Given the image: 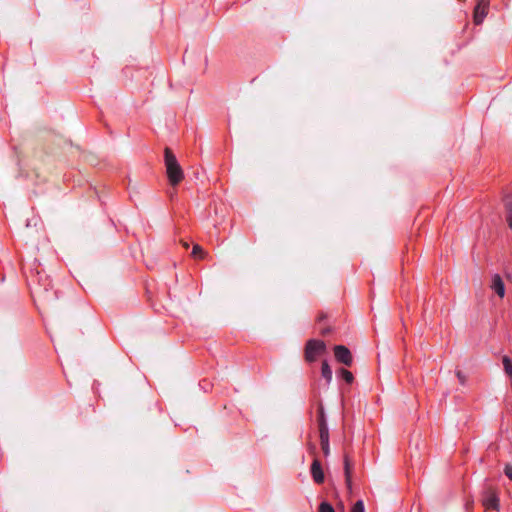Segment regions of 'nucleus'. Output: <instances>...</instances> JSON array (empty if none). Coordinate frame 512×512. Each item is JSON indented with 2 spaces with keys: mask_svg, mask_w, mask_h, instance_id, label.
<instances>
[{
  "mask_svg": "<svg viewBox=\"0 0 512 512\" xmlns=\"http://www.w3.org/2000/svg\"><path fill=\"white\" fill-rule=\"evenodd\" d=\"M164 163L169 183L177 186L184 179V172L176 156L168 147L164 150Z\"/></svg>",
  "mask_w": 512,
  "mask_h": 512,
  "instance_id": "nucleus-1",
  "label": "nucleus"
},
{
  "mask_svg": "<svg viewBox=\"0 0 512 512\" xmlns=\"http://www.w3.org/2000/svg\"><path fill=\"white\" fill-rule=\"evenodd\" d=\"M317 425L319 430L320 445L325 456L330 453L329 447V429L326 421V416L322 406L317 411Z\"/></svg>",
  "mask_w": 512,
  "mask_h": 512,
  "instance_id": "nucleus-2",
  "label": "nucleus"
},
{
  "mask_svg": "<svg viewBox=\"0 0 512 512\" xmlns=\"http://www.w3.org/2000/svg\"><path fill=\"white\" fill-rule=\"evenodd\" d=\"M326 352V344L321 340L311 339L305 346V359L307 362L316 361L317 357Z\"/></svg>",
  "mask_w": 512,
  "mask_h": 512,
  "instance_id": "nucleus-3",
  "label": "nucleus"
},
{
  "mask_svg": "<svg viewBox=\"0 0 512 512\" xmlns=\"http://www.w3.org/2000/svg\"><path fill=\"white\" fill-rule=\"evenodd\" d=\"M482 504L486 510H498L499 498L493 490L488 489L483 494Z\"/></svg>",
  "mask_w": 512,
  "mask_h": 512,
  "instance_id": "nucleus-4",
  "label": "nucleus"
},
{
  "mask_svg": "<svg viewBox=\"0 0 512 512\" xmlns=\"http://www.w3.org/2000/svg\"><path fill=\"white\" fill-rule=\"evenodd\" d=\"M489 9V0H479L474 9V23L480 25L486 17Z\"/></svg>",
  "mask_w": 512,
  "mask_h": 512,
  "instance_id": "nucleus-5",
  "label": "nucleus"
},
{
  "mask_svg": "<svg viewBox=\"0 0 512 512\" xmlns=\"http://www.w3.org/2000/svg\"><path fill=\"white\" fill-rule=\"evenodd\" d=\"M334 354L337 361L344 365L350 366L352 364V355L347 347L343 345H336L334 347Z\"/></svg>",
  "mask_w": 512,
  "mask_h": 512,
  "instance_id": "nucleus-6",
  "label": "nucleus"
},
{
  "mask_svg": "<svg viewBox=\"0 0 512 512\" xmlns=\"http://www.w3.org/2000/svg\"><path fill=\"white\" fill-rule=\"evenodd\" d=\"M311 475L313 480L317 484H321L324 482V472L321 466V463L318 459H314L311 465Z\"/></svg>",
  "mask_w": 512,
  "mask_h": 512,
  "instance_id": "nucleus-7",
  "label": "nucleus"
},
{
  "mask_svg": "<svg viewBox=\"0 0 512 512\" xmlns=\"http://www.w3.org/2000/svg\"><path fill=\"white\" fill-rule=\"evenodd\" d=\"M490 287L500 298L505 296V285L499 274L493 275Z\"/></svg>",
  "mask_w": 512,
  "mask_h": 512,
  "instance_id": "nucleus-8",
  "label": "nucleus"
},
{
  "mask_svg": "<svg viewBox=\"0 0 512 512\" xmlns=\"http://www.w3.org/2000/svg\"><path fill=\"white\" fill-rule=\"evenodd\" d=\"M344 472H345V482L348 487V489H351L352 485V464L348 458V456H345L344 459Z\"/></svg>",
  "mask_w": 512,
  "mask_h": 512,
  "instance_id": "nucleus-9",
  "label": "nucleus"
},
{
  "mask_svg": "<svg viewBox=\"0 0 512 512\" xmlns=\"http://www.w3.org/2000/svg\"><path fill=\"white\" fill-rule=\"evenodd\" d=\"M38 278H39V289L35 290V293L41 294L42 292L48 293L49 287L51 286V281L48 279L47 276L43 279V277L40 275V272H37Z\"/></svg>",
  "mask_w": 512,
  "mask_h": 512,
  "instance_id": "nucleus-10",
  "label": "nucleus"
},
{
  "mask_svg": "<svg viewBox=\"0 0 512 512\" xmlns=\"http://www.w3.org/2000/svg\"><path fill=\"white\" fill-rule=\"evenodd\" d=\"M321 374H322V377L329 384L332 380V370L327 361L322 362Z\"/></svg>",
  "mask_w": 512,
  "mask_h": 512,
  "instance_id": "nucleus-11",
  "label": "nucleus"
},
{
  "mask_svg": "<svg viewBox=\"0 0 512 512\" xmlns=\"http://www.w3.org/2000/svg\"><path fill=\"white\" fill-rule=\"evenodd\" d=\"M502 363L504 366L505 373L507 374V376L512 378V361H511V359L508 356H504L502 358Z\"/></svg>",
  "mask_w": 512,
  "mask_h": 512,
  "instance_id": "nucleus-12",
  "label": "nucleus"
},
{
  "mask_svg": "<svg viewBox=\"0 0 512 512\" xmlns=\"http://www.w3.org/2000/svg\"><path fill=\"white\" fill-rule=\"evenodd\" d=\"M340 375L342 377V379L347 383V384H351L354 380V376L353 374L346 370V369H341L340 370Z\"/></svg>",
  "mask_w": 512,
  "mask_h": 512,
  "instance_id": "nucleus-13",
  "label": "nucleus"
},
{
  "mask_svg": "<svg viewBox=\"0 0 512 512\" xmlns=\"http://www.w3.org/2000/svg\"><path fill=\"white\" fill-rule=\"evenodd\" d=\"M204 255H205V252L203 251L202 247L198 244H195L193 246V250H192V256L195 257V258H204Z\"/></svg>",
  "mask_w": 512,
  "mask_h": 512,
  "instance_id": "nucleus-14",
  "label": "nucleus"
},
{
  "mask_svg": "<svg viewBox=\"0 0 512 512\" xmlns=\"http://www.w3.org/2000/svg\"><path fill=\"white\" fill-rule=\"evenodd\" d=\"M318 512H335V510L330 503L323 501L319 505Z\"/></svg>",
  "mask_w": 512,
  "mask_h": 512,
  "instance_id": "nucleus-15",
  "label": "nucleus"
},
{
  "mask_svg": "<svg viewBox=\"0 0 512 512\" xmlns=\"http://www.w3.org/2000/svg\"><path fill=\"white\" fill-rule=\"evenodd\" d=\"M504 206L506 208L507 213L512 212V195H506L504 197Z\"/></svg>",
  "mask_w": 512,
  "mask_h": 512,
  "instance_id": "nucleus-16",
  "label": "nucleus"
},
{
  "mask_svg": "<svg viewBox=\"0 0 512 512\" xmlns=\"http://www.w3.org/2000/svg\"><path fill=\"white\" fill-rule=\"evenodd\" d=\"M351 512H365L364 503L362 500H358L352 507Z\"/></svg>",
  "mask_w": 512,
  "mask_h": 512,
  "instance_id": "nucleus-17",
  "label": "nucleus"
},
{
  "mask_svg": "<svg viewBox=\"0 0 512 512\" xmlns=\"http://www.w3.org/2000/svg\"><path fill=\"white\" fill-rule=\"evenodd\" d=\"M505 475L512 480V464H507L504 469Z\"/></svg>",
  "mask_w": 512,
  "mask_h": 512,
  "instance_id": "nucleus-18",
  "label": "nucleus"
},
{
  "mask_svg": "<svg viewBox=\"0 0 512 512\" xmlns=\"http://www.w3.org/2000/svg\"><path fill=\"white\" fill-rule=\"evenodd\" d=\"M456 376L461 384L465 383V376L461 371H457Z\"/></svg>",
  "mask_w": 512,
  "mask_h": 512,
  "instance_id": "nucleus-19",
  "label": "nucleus"
},
{
  "mask_svg": "<svg viewBox=\"0 0 512 512\" xmlns=\"http://www.w3.org/2000/svg\"><path fill=\"white\" fill-rule=\"evenodd\" d=\"M506 219H507L508 226L512 229V212L507 213Z\"/></svg>",
  "mask_w": 512,
  "mask_h": 512,
  "instance_id": "nucleus-20",
  "label": "nucleus"
},
{
  "mask_svg": "<svg viewBox=\"0 0 512 512\" xmlns=\"http://www.w3.org/2000/svg\"><path fill=\"white\" fill-rule=\"evenodd\" d=\"M324 318H326V315L324 313H321V314H319L317 320H318V322H321L324 320Z\"/></svg>",
  "mask_w": 512,
  "mask_h": 512,
  "instance_id": "nucleus-21",
  "label": "nucleus"
},
{
  "mask_svg": "<svg viewBox=\"0 0 512 512\" xmlns=\"http://www.w3.org/2000/svg\"><path fill=\"white\" fill-rule=\"evenodd\" d=\"M329 332H330V329H329V328H324V329H322V330H321V334H322V335H326V334H328Z\"/></svg>",
  "mask_w": 512,
  "mask_h": 512,
  "instance_id": "nucleus-22",
  "label": "nucleus"
},
{
  "mask_svg": "<svg viewBox=\"0 0 512 512\" xmlns=\"http://www.w3.org/2000/svg\"><path fill=\"white\" fill-rule=\"evenodd\" d=\"M182 244H183V247H184L185 249H188V247H189L188 242L183 241V242H182Z\"/></svg>",
  "mask_w": 512,
  "mask_h": 512,
  "instance_id": "nucleus-23",
  "label": "nucleus"
}]
</instances>
